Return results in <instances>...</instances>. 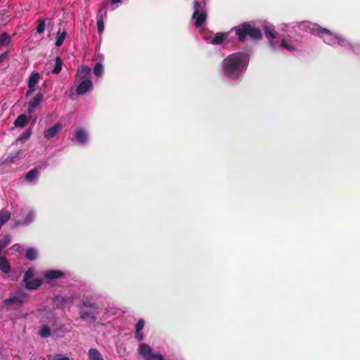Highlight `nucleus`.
Wrapping results in <instances>:
<instances>
[{
  "label": "nucleus",
  "instance_id": "1",
  "mask_svg": "<svg viewBox=\"0 0 360 360\" xmlns=\"http://www.w3.org/2000/svg\"><path fill=\"white\" fill-rule=\"evenodd\" d=\"M248 63V55L240 52L230 54L223 60L224 74L229 79L237 80L247 69Z\"/></svg>",
  "mask_w": 360,
  "mask_h": 360
},
{
  "label": "nucleus",
  "instance_id": "2",
  "mask_svg": "<svg viewBox=\"0 0 360 360\" xmlns=\"http://www.w3.org/2000/svg\"><path fill=\"white\" fill-rule=\"evenodd\" d=\"M231 32H234L240 42H243L247 37L252 40H260L263 37L261 30L250 22H245L233 27Z\"/></svg>",
  "mask_w": 360,
  "mask_h": 360
},
{
  "label": "nucleus",
  "instance_id": "3",
  "mask_svg": "<svg viewBox=\"0 0 360 360\" xmlns=\"http://www.w3.org/2000/svg\"><path fill=\"white\" fill-rule=\"evenodd\" d=\"M80 318L92 323L96 321V316L98 314V307L96 303H92L88 300H82L79 306Z\"/></svg>",
  "mask_w": 360,
  "mask_h": 360
},
{
  "label": "nucleus",
  "instance_id": "4",
  "mask_svg": "<svg viewBox=\"0 0 360 360\" xmlns=\"http://www.w3.org/2000/svg\"><path fill=\"white\" fill-rule=\"evenodd\" d=\"M193 10L192 19L195 20V26L198 28L206 22L207 18L205 4L198 1H195L193 2Z\"/></svg>",
  "mask_w": 360,
  "mask_h": 360
},
{
  "label": "nucleus",
  "instance_id": "5",
  "mask_svg": "<svg viewBox=\"0 0 360 360\" xmlns=\"http://www.w3.org/2000/svg\"><path fill=\"white\" fill-rule=\"evenodd\" d=\"M302 26H303V30H309V32L314 35H318L320 37L323 39V41L327 44H330V41L327 39L325 37L328 38L332 37V32L324 27H321L317 24H312L311 25H306L304 23Z\"/></svg>",
  "mask_w": 360,
  "mask_h": 360
},
{
  "label": "nucleus",
  "instance_id": "6",
  "mask_svg": "<svg viewBox=\"0 0 360 360\" xmlns=\"http://www.w3.org/2000/svg\"><path fill=\"white\" fill-rule=\"evenodd\" d=\"M27 297L25 292H19V294L5 299L3 302L6 306L7 310L17 309L22 307Z\"/></svg>",
  "mask_w": 360,
  "mask_h": 360
},
{
  "label": "nucleus",
  "instance_id": "7",
  "mask_svg": "<svg viewBox=\"0 0 360 360\" xmlns=\"http://www.w3.org/2000/svg\"><path fill=\"white\" fill-rule=\"evenodd\" d=\"M34 271L32 268L28 269L23 276V282L25 283V288L28 290H36L41 284V279L33 278Z\"/></svg>",
  "mask_w": 360,
  "mask_h": 360
},
{
  "label": "nucleus",
  "instance_id": "8",
  "mask_svg": "<svg viewBox=\"0 0 360 360\" xmlns=\"http://www.w3.org/2000/svg\"><path fill=\"white\" fill-rule=\"evenodd\" d=\"M107 15V1L102 4L101 8L96 15L97 30L99 35L102 34L104 31V18Z\"/></svg>",
  "mask_w": 360,
  "mask_h": 360
},
{
  "label": "nucleus",
  "instance_id": "9",
  "mask_svg": "<svg viewBox=\"0 0 360 360\" xmlns=\"http://www.w3.org/2000/svg\"><path fill=\"white\" fill-rule=\"evenodd\" d=\"M93 86L92 82L86 79L82 80L76 89V93L78 95H83L89 91Z\"/></svg>",
  "mask_w": 360,
  "mask_h": 360
},
{
  "label": "nucleus",
  "instance_id": "10",
  "mask_svg": "<svg viewBox=\"0 0 360 360\" xmlns=\"http://www.w3.org/2000/svg\"><path fill=\"white\" fill-rule=\"evenodd\" d=\"M264 34L266 37L269 39V44L272 48H276L275 42L274 39H276L278 36V32H276L274 27L271 26H265L264 27Z\"/></svg>",
  "mask_w": 360,
  "mask_h": 360
},
{
  "label": "nucleus",
  "instance_id": "11",
  "mask_svg": "<svg viewBox=\"0 0 360 360\" xmlns=\"http://www.w3.org/2000/svg\"><path fill=\"white\" fill-rule=\"evenodd\" d=\"M44 96L41 93H38L32 100L28 103L27 111L29 113H32L34 109L42 101Z\"/></svg>",
  "mask_w": 360,
  "mask_h": 360
},
{
  "label": "nucleus",
  "instance_id": "12",
  "mask_svg": "<svg viewBox=\"0 0 360 360\" xmlns=\"http://www.w3.org/2000/svg\"><path fill=\"white\" fill-rule=\"evenodd\" d=\"M62 129V126L60 123H56L51 127L45 130L44 132V136L46 139L53 138Z\"/></svg>",
  "mask_w": 360,
  "mask_h": 360
},
{
  "label": "nucleus",
  "instance_id": "13",
  "mask_svg": "<svg viewBox=\"0 0 360 360\" xmlns=\"http://www.w3.org/2000/svg\"><path fill=\"white\" fill-rule=\"evenodd\" d=\"M138 351L139 354L143 356L145 359L153 354H152L151 347L146 343H141L139 347Z\"/></svg>",
  "mask_w": 360,
  "mask_h": 360
},
{
  "label": "nucleus",
  "instance_id": "14",
  "mask_svg": "<svg viewBox=\"0 0 360 360\" xmlns=\"http://www.w3.org/2000/svg\"><path fill=\"white\" fill-rule=\"evenodd\" d=\"M91 72V70L90 68H88L86 66H81L77 70L76 78L82 80L86 79V78L89 75Z\"/></svg>",
  "mask_w": 360,
  "mask_h": 360
},
{
  "label": "nucleus",
  "instance_id": "15",
  "mask_svg": "<svg viewBox=\"0 0 360 360\" xmlns=\"http://www.w3.org/2000/svg\"><path fill=\"white\" fill-rule=\"evenodd\" d=\"M229 32H217L212 39V44H221L229 37Z\"/></svg>",
  "mask_w": 360,
  "mask_h": 360
},
{
  "label": "nucleus",
  "instance_id": "16",
  "mask_svg": "<svg viewBox=\"0 0 360 360\" xmlns=\"http://www.w3.org/2000/svg\"><path fill=\"white\" fill-rule=\"evenodd\" d=\"M30 119L27 115L21 114L15 120L13 124L16 127H24L29 122Z\"/></svg>",
  "mask_w": 360,
  "mask_h": 360
},
{
  "label": "nucleus",
  "instance_id": "17",
  "mask_svg": "<svg viewBox=\"0 0 360 360\" xmlns=\"http://www.w3.org/2000/svg\"><path fill=\"white\" fill-rule=\"evenodd\" d=\"M40 75L37 72H32L29 77L27 86L28 88L35 87L37 84L39 82Z\"/></svg>",
  "mask_w": 360,
  "mask_h": 360
},
{
  "label": "nucleus",
  "instance_id": "18",
  "mask_svg": "<svg viewBox=\"0 0 360 360\" xmlns=\"http://www.w3.org/2000/svg\"><path fill=\"white\" fill-rule=\"evenodd\" d=\"M63 272L59 270H49L45 272V277L49 280L56 279L63 276Z\"/></svg>",
  "mask_w": 360,
  "mask_h": 360
},
{
  "label": "nucleus",
  "instance_id": "19",
  "mask_svg": "<svg viewBox=\"0 0 360 360\" xmlns=\"http://www.w3.org/2000/svg\"><path fill=\"white\" fill-rule=\"evenodd\" d=\"M0 269L5 274H8L11 270V266L5 256H0Z\"/></svg>",
  "mask_w": 360,
  "mask_h": 360
},
{
  "label": "nucleus",
  "instance_id": "20",
  "mask_svg": "<svg viewBox=\"0 0 360 360\" xmlns=\"http://www.w3.org/2000/svg\"><path fill=\"white\" fill-rule=\"evenodd\" d=\"M75 136L76 140L80 143H84L87 140L86 133L82 129H77L75 132Z\"/></svg>",
  "mask_w": 360,
  "mask_h": 360
},
{
  "label": "nucleus",
  "instance_id": "21",
  "mask_svg": "<svg viewBox=\"0 0 360 360\" xmlns=\"http://www.w3.org/2000/svg\"><path fill=\"white\" fill-rule=\"evenodd\" d=\"M89 360H103L102 355L96 349H90L88 352Z\"/></svg>",
  "mask_w": 360,
  "mask_h": 360
},
{
  "label": "nucleus",
  "instance_id": "22",
  "mask_svg": "<svg viewBox=\"0 0 360 360\" xmlns=\"http://www.w3.org/2000/svg\"><path fill=\"white\" fill-rule=\"evenodd\" d=\"M66 35H67V33L65 32V30H63V32L60 31V30H59L57 33H56V42H55V46H60L65 37H66Z\"/></svg>",
  "mask_w": 360,
  "mask_h": 360
},
{
  "label": "nucleus",
  "instance_id": "23",
  "mask_svg": "<svg viewBox=\"0 0 360 360\" xmlns=\"http://www.w3.org/2000/svg\"><path fill=\"white\" fill-rule=\"evenodd\" d=\"M62 67L63 60L59 56H57L55 59V65L52 70V73L58 75L61 71Z\"/></svg>",
  "mask_w": 360,
  "mask_h": 360
},
{
  "label": "nucleus",
  "instance_id": "24",
  "mask_svg": "<svg viewBox=\"0 0 360 360\" xmlns=\"http://www.w3.org/2000/svg\"><path fill=\"white\" fill-rule=\"evenodd\" d=\"M45 22H46L45 19L42 18H40L37 20V26L36 27V30H37V34H41L44 32Z\"/></svg>",
  "mask_w": 360,
  "mask_h": 360
},
{
  "label": "nucleus",
  "instance_id": "25",
  "mask_svg": "<svg viewBox=\"0 0 360 360\" xmlns=\"http://www.w3.org/2000/svg\"><path fill=\"white\" fill-rule=\"evenodd\" d=\"M39 174V170L37 168H34L31 170H30L25 175V179L27 181H32L35 177Z\"/></svg>",
  "mask_w": 360,
  "mask_h": 360
},
{
  "label": "nucleus",
  "instance_id": "26",
  "mask_svg": "<svg viewBox=\"0 0 360 360\" xmlns=\"http://www.w3.org/2000/svg\"><path fill=\"white\" fill-rule=\"evenodd\" d=\"M25 257L27 259L33 261L37 258V251L33 248H29L25 252Z\"/></svg>",
  "mask_w": 360,
  "mask_h": 360
},
{
  "label": "nucleus",
  "instance_id": "27",
  "mask_svg": "<svg viewBox=\"0 0 360 360\" xmlns=\"http://www.w3.org/2000/svg\"><path fill=\"white\" fill-rule=\"evenodd\" d=\"M10 41L11 37L8 33L4 32L0 35V46H7Z\"/></svg>",
  "mask_w": 360,
  "mask_h": 360
},
{
  "label": "nucleus",
  "instance_id": "28",
  "mask_svg": "<svg viewBox=\"0 0 360 360\" xmlns=\"http://www.w3.org/2000/svg\"><path fill=\"white\" fill-rule=\"evenodd\" d=\"M11 236L5 235L3 238L0 240V254L2 250L11 243Z\"/></svg>",
  "mask_w": 360,
  "mask_h": 360
},
{
  "label": "nucleus",
  "instance_id": "29",
  "mask_svg": "<svg viewBox=\"0 0 360 360\" xmlns=\"http://www.w3.org/2000/svg\"><path fill=\"white\" fill-rule=\"evenodd\" d=\"M39 333L42 338H48L51 335V330L47 326H43L41 327Z\"/></svg>",
  "mask_w": 360,
  "mask_h": 360
},
{
  "label": "nucleus",
  "instance_id": "30",
  "mask_svg": "<svg viewBox=\"0 0 360 360\" xmlns=\"http://www.w3.org/2000/svg\"><path fill=\"white\" fill-rule=\"evenodd\" d=\"M31 136V129H28L25 132H23L21 135H20L16 139V142L22 141L26 139H28Z\"/></svg>",
  "mask_w": 360,
  "mask_h": 360
},
{
  "label": "nucleus",
  "instance_id": "31",
  "mask_svg": "<svg viewBox=\"0 0 360 360\" xmlns=\"http://www.w3.org/2000/svg\"><path fill=\"white\" fill-rule=\"evenodd\" d=\"M103 68L101 63H96L94 68V73L96 76L100 77L103 73Z\"/></svg>",
  "mask_w": 360,
  "mask_h": 360
},
{
  "label": "nucleus",
  "instance_id": "32",
  "mask_svg": "<svg viewBox=\"0 0 360 360\" xmlns=\"http://www.w3.org/2000/svg\"><path fill=\"white\" fill-rule=\"evenodd\" d=\"M281 46L290 51H294L295 49L294 46L287 43L285 39L281 40Z\"/></svg>",
  "mask_w": 360,
  "mask_h": 360
},
{
  "label": "nucleus",
  "instance_id": "33",
  "mask_svg": "<svg viewBox=\"0 0 360 360\" xmlns=\"http://www.w3.org/2000/svg\"><path fill=\"white\" fill-rule=\"evenodd\" d=\"M144 320L143 319H140L135 326L136 332H140L144 326Z\"/></svg>",
  "mask_w": 360,
  "mask_h": 360
},
{
  "label": "nucleus",
  "instance_id": "34",
  "mask_svg": "<svg viewBox=\"0 0 360 360\" xmlns=\"http://www.w3.org/2000/svg\"><path fill=\"white\" fill-rule=\"evenodd\" d=\"M144 360H165L163 356L160 354L150 355L148 358Z\"/></svg>",
  "mask_w": 360,
  "mask_h": 360
},
{
  "label": "nucleus",
  "instance_id": "35",
  "mask_svg": "<svg viewBox=\"0 0 360 360\" xmlns=\"http://www.w3.org/2000/svg\"><path fill=\"white\" fill-rule=\"evenodd\" d=\"M20 151H18L15 155H11V156H8L6 160V162H14L15 161V159L18 157V154H19Z\"/></svg>",
  "mask_w": 360,
  "mask_h": 360
},
{
  "label": "nucleus",
  "instance_id": "36",
  "mask_svg": "<svg viewBox=\"0 0 360 360\" xmlns=\"http://www.w3.org/2000/svg\"><path fill=\"white\" fill-rule=\"evenodd\" d=\"M135 337L136 338L139 340V341H141L143 339V334L142 333L140 332H136L135 333Z\"/></svg>",
  "mask_w": 360,
  "mask_h": 360
},
{
  "label": "nucleus",
  "instance_id": "37",
  "mask_svg": "<svg viewBox=\"0 0 360 360\" xmlns=\"http://www.w3.org/2000/svg\"><path fill=\"white\" fill-rule=\"evenodd\" d=\"M34 91H35V87L28 88V89L27 90L26 94H25L26 97L30 96Z\"/></svg>",
  "mask_w": 360,
  "mask_h": 360
},
{
  "label": "nucleus",
  "instance_id": "38",
  "mask_svg": "<svg viewBox=\"0 0 360 360\" xmlns=\"http://www.w3.org/2000/svg\"><path fill=\"white\" fill-rule=\"evenodd\" d=\"M7 56V53L6 52H4L3 53L1 56H0V63H1L2 61H4L6 58V57Z\"/></svg>",
  "mask_w": 360,
  "mask_h": 360
},
{
  "label": "nucleus",
  "instance_id": "39",
  "mask_svg": "<svg viewBox=\"0 0 360 360\" xmlns=\"http://www.w3.org/2000/svg\"><path fill=\"white\" fill-rule=\"evenodd\" d=\"M32 217H33L32 213V212H29L28 217H27V223H30L32 221Z\"/></svg>",
  "mask_w": 360,
  "mask_h": 360
},
{
  "label": "nucleus",
  "instance_id": "40",
  "mask_svg": "<svg viewBox=\"0 0 360 360\" xmlns=\"http://www.w3.org/2000/svg\"><path fill=\"white\" fill-rule=\"evenodd\" d=\"M108 1H110L112 4H117L120 2L122 0H108Z\"/></svg>",
  "mask_w": 360,
  "mask_h": 360
},
{
  "label": "nucleus",
  "instance_id": "41",
  "mask_svg": "<svg viewBox=\"0 0 360 360\" xmlns=\"http://www.w3.org/2000/svg\"><path fill=\"white\" fill-rule=\"evenodd\" d=\"M58 360H70V359L67 356H63L62 358L58 359Z\"/></svg>",
  "mask_w": 360,
  "mask_h": 360
}]
</instances>
